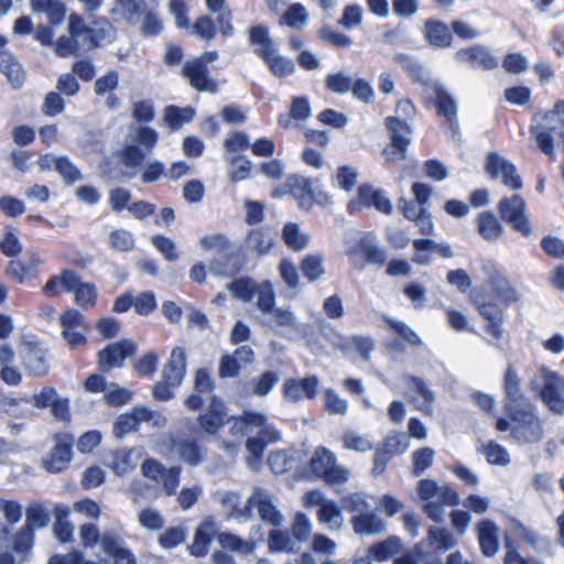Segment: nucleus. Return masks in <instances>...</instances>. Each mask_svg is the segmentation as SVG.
<instances>
[{"label": "nucleus", "mask_w": 564, "mask_h": 564, "mask_svg": "<svg viewBox=\"0 0 564 564\" xmlns=\"http://www.w3.org/2000/svg\"><path fill=\"white\" fill-rule=\"evenodd\" d=\"M481 453L485 455L486 460L490 465L505 467L508 466L511 462L508 449L495 441H490L485 444L481 448Z\"/></svg>", "instance_id": "obj_50"}, {"label": "nucleus", "mask_w": 564, "mask_h": 564, "mask_svg": "<svg viewBox=\"0 0 564 564\" xmlns=\"http://www.w3.org/2000/svg\"><path fill=\"white\" fill-rule=\"evenodd\" d=\"M402 544L399 538L390 536L384 541L373 544L369 553L378 562L387 561L391 556L399 553Z\"/></svg>", "instance_id": "obj_48"}, {"label": "nucleus", "mask_w": 564, "mask_h": 564, "mask_svg": "<svg viewBox=\"0 0 564 564\" xmlns=\"http://www.w3.org/2000/svg\"><path fill=\"white\" fill-rule=\"evenodd\" d=\"M248 506L251 512L252 508H257L260 519L274 527H279L283 521V516L274 503V497L267 489L254 487L252 495L248 498Z\"/></svg>", "instance_id": "obj_12"}, {"label": "nucleus", "mask_w": 564, "mask_h": 564, "mask_svg": "<svg viewBox=\"0 0 564 564\" xmlns=\"http://www.w3.org/2000/svg\"><path fill=\"white\" fill-rule=\"evenodd\" d=\"M33 12L45 13L53 24H61L65 17V7L56 0H30Z\"/></svg>", "instance_id": "obj_42"}, {"label": "nucleus", "mask_w": 564, "mask_h": 564, "mask_svg": "<svg viewBox=\"0 0 564 564\" xmlns=\"http://www.w3.org/2000/svg\"><path fill=\"white\" fill-rule=\"evenodd\" d=\"M200 246L205 250H215L219 253L218 259H214L210 262L209 270L216 275L225 276L229 275L230 271L226 270L220 265V260L225 258L223 252L228 246V240L221 235L207 236L200 239Z\"/></svg>", "instance_id": "obj_33"}, {"label": "nucleus", "mask_w": 564, "mask_h": 564, "mask_svg": "<svg viewBox=\"0 0 564 564\" xmlns=\"http://www.w3.org/2000/svg\"><path fill=\"white\" fill-rule=\"evenodd\" d=\"M144 457L140 447L119 449L105 455L104 464L117 476L122 477L133 471Z\"/></svg>", "instance_id": "obj_14"}, {"label": "nucleus", "mask_w": 564, "mask_h": 564, "mask_svg": "<svg viewBox=\"0 0 564 564\" xmlns=\"http://www.w3.org/2000/svg\"><path fill=\"white\" fill-rule=\"evenodd\" d=\"M217 533V524L213 517L200 522L196 529L193 543L188 546L191 554L200 557L206 555L212 539Z\"/></svg>", "instance_id": "obj_27"}, {"label": "nucleus", "mask_w": 564, "mask_h": 564, "mask_svg": "<svg viewBox=\"0 0 564 564\" xmlns=\"http://www.w3.org/2000/svg\"><path fill=\"white\" fill-rule=\"evenodd\" d=\"M20 358L30 375L43 377L48 372L46 350L39 344L29 341L22 345Z\"/></svg>", "instance_id": "obj_17"}, {"label": "nucleus", "mask_w": 564, "mask_h": 564, "mask_svg": "<svg viewBox=\"0 0 564 564\" xmlns=\"http://www.w3.org/2000/svg\"><path fill=\"white\" fill-rule=\"evenodd\" d=\"M186 371V356L182 347L173 348L163 371V380L171 387L181 384Z\"/></svg>", "instance_id": "obj_28"}, {"label": "nucleus", "mask_w": 564, "mask_h": 564, "mask_svg": "<svg viewBox=\"0 0 564 564\" xmlns=\"http://www.w3.org/2000/svg\"><path fill=\"white\" fill-rule=\"evenodd\" d=\"M26 519L23 525L34 531V529H43L48 525L51 521L50 512L44 505L37 501L29 503L26 511Z\"/></svg>", "instance_id": "obj_44"}, {"label": "nucleus", "mask_w": 564, "mask_h": 564, "mask_svg": "<svg viewBox=\"0 0 564 564\" xmlns=\"http://www.w3.org/2000/svg\"><path fill=\"white\" fill-rule=\"evenodd\" d=\"M435 458V451L431 447H422L412 453V473L414 476L424 474L432 465Z\"/></svg>", "instance_id": "obj_59"}, {"label": "nucleus", "mask_w": 564, "mask_h": 564, "mask_svg": "<svg viewBox=\"0 0 564 564\" xmlns=\"http://www.w3.org/2000/svg\"><path fill=\"white\" fill-rule=\"evenodd\" d=\"M182 74L194 89L212 94L217 91V82L208 76L207 66L197 58L186 62Z\"/></svg>", "instance_id": "obj_20"}, {"label": "nucleus", "mask_w": 564, "mask_h": 564, "mask_svg": "<svg viewBox=\"0 0 564 564\" xmlns=\"http://www.w3.org/2000/svg\"><path fill=\"white\" fill-rule=\"evenodd\" d=\"M113 13L121 14L127 21L134 23L145 14L144 0H116Z\"/></svg>", "instance_id": "obj_45"}, {"label": "nucleus", "mask_w": 564, "mask_h": 564, "mask_svg": "<svg viewBox=\"0 0 564 564\" xmlns=\"http://www.w3.org/2000/svg\"><path fill=\"white\" fill-rule=\"evenodd\" d=\"M218 543L230 551L239 552L242 554H251L254 551V544L242 540L236 534L223 532L217 535Z\"/></svg>", "instance_id": "obj_55"}, {"label": "nucleus", "mask_w": 564, "mask_h": 564, "mask_svg": "<svg viewBox=\"0 0 564 564\" xmlns=\"http://www.w3.org/2000/svg\"><path fill=\"white\" fill-rule=\"evenodd\" d=\"M365 11L359 4H349L344 8V12L341 18L338 20V23L347 29H356L360 26L364 22Z\"/></svg>", "instance_id": "obj_63"}, {"label": "nucleus", "mask_w": 564, "mask_h": 564, "mask_svg": "<svg viewBox=\"0 0 564 564\" xmlns=\"http://www.w3.org/2000/svg\"><path fill=\"white\" fill-rule=\"evenodd\" d=\"M532 387L550 411L560 415L564 414L563 376L545 366H540Z\"/></svg>", "instance_id": "obj_2"}, {"label": "nucleus", "mask_w": 564, "mask_h": 564, "mask_svg": "<svg viewBox=\"0 0 564 564\" xmlns=\"http://www.w3.org/2000/svg\"><path fill=\"white\" fill-rule=\"evenodd\" d=\"M311 470L328 484H341L349 476L347 469L336 465L335 455L324 447L315 451L311 459Z\"/></svg>", "instance_id": "obj_6"}, {"label": "nucleus", "mask_w": 564, "mask_h": 564, "mask_svg": "<svg viewBox=\"0 0 564 564\" xmlns=\"http://www.w3.org/2000/svg\"><path fill=\"white\" fill-rule=\"evenodd\" d=\"M477 227L479 235L489 242L497 241L503 230L497 217L490 212H484L478 215Z\"/></svg>", "instance_id": "obj_39"}, {"label": "nucleus", "mask_w": 564, "mask_h": 564, "mask_svg": "<svg viewBox=\"0 0 564 564\" xmlns=\"http://www.w3.org/2000/svg\"><path fill=\"white\" fill-rule=\"evenodd\" d=\"M59 321L62 335L70 347L76 348L86 344L88 326L82 313L68 310Z\"/></svg>", "instance_id": "obj_13"}, {"label": "nucleus", "mask_w": 564, "mask_h": 564, "mask_svg": "<svg viewBox=\"0 0 564 564\" xmlns=\"http://www.w3.org/2000/svg\"><path fill=\"white\" fill-rule=\"evenodd\" d=\"M269 314L271 315V321L274 323V325L281 328L283 332L300 330V323L297 322L292 311L275 307Z\"/></svg>", "instance_id": "obj_56"}, {"label": "nucleus", "mask_w": 564, "mask_h": 564, "mask_svg": "<svg viewBox=\"0 0 564 564\" xmlns=\"http://www.w3.org/2000/svg\"><path fill=\"white\" fill-rule=\"evenodd\" d=\"M455 58L459 63L467 64L470 68H481L484 70L495 69L499 64L490 51L482 45L458 50Z\"/></svg>", "instance_id": "obj_19"}, {"label": "nucleus", "mask_w": 564, "mask_h": 564, "mask_svg": "<svg viewBox=\"0 0 564 564\" xmlns=\"http://www.w3.org/2000/svg\"><path fill=\"white\" fill-rule=\"evenodd\" d=\"M318 521L329 530L338 531L344 524V516L341 509L333 500L324 503L317 513Z\"/></svg>", "instance_id": "obj_43"}, {"label": "nucleus", "mask_w": 564, "mask_h": 564, "mask_svg": "<svg viewBox=\"0 0 564 564\" xmlns=\"http://www.w3.org/2000/svg\"><path fill=\"white\" fill-rule=\"evenodd\" d=\"M282 236L286 246L295 251L302 250L308 245L307 235L304 234L296 224H286L283 228Z\"/></svg>", "instance_id": "obj_54"}, {"label": "nucleus", "mask_w": 564, "mask_h": 564, "mask_svg": "<svg viewBox=\"0 0 564 564\" xmlns=\"http://www.w3.org/2000/svg\"><path fill=\"white\" fill-rule=\"evenodd\" d=\"M253 297L257 299V307L262 313H270L274 310L275 294L273 290V285L269 281H264L260 284H257V288L253 293Z\"/></svg>", "instance_id": "obj_51"}, {"label": "nucleus", "mask_w": 564, "mask_h": 564, "mask_svg": "<svg viewBox=\"0 0 564 564\" xmlns=\"http://www.w3.org/2000/svg\"><path fill=\"white\" fill-rule=\"evenodd\" d=\"M68 31L70 37L79 42L84 50H90L95 46L110 42L113 37V29L111 24H107L102 30V35H95V30L87 28L83 18L72 14L69 17Z\"/></svg>", "instance_id": "obj_9"}, {"label": "nucleus", "mask_w": 564, "mask_h": 564, "mask_svg": "<svg viewBox=\"0 0 564 564\" xmlns=\"http://www.w3.org/2000/svg\"><path fill=\"white\" fill-rule=\"evenodd\" d=\"M137 346L130 340H120L108 345L99 352V366L104 371L121 367L124 359L134 355Z\"/></svg>", "instance_id": "obj_18"}, {"label": "nucleus", "mask_w": 564, "mask_h": 564, "mask_svg": "<svg viewBox=\"0 0 564 564\" xmlns=\"http://www.w3.org/2000/svg\"><path fill=\"white\" fill-rule=\"evenodd\" d=\"M100 547L104 553L115 560L116 564H137L133 553L126 547L123 538L115 530L101 533Z\"/></svg>", "instance_id": "obj_16"}, {"label": "nucleus", "mask_w": 564, "mask_h": 564, "mask_svg": "<svg viewBox=\"0 0 564 564\" xmlns=\"http://www.w3.org/2000/svg\"><path fill=\"white\" fill-rule=\"evenodd\" d=\"M193 117L194 109L191 107L178 108L169 106L164 112V120L173 130H178L184 123L189 122Z\"/></svg>", "instance_id": "obj_53"}, {"label": "nucleus", "mask_w": 564, "mask_h": 564, "mask_svg": "<svg viewBox=\"0 0 564 564\" xmlns=\"http://www.w3.org/2000/svg\"><path fill=\"white\" fill-rule=\"evenodd\" d=\"M482 284L471 291V303L488 322L487 332L497 340L502 338L503 312L494 301V294L505 305L519 301V293L509 280L492 264H481Z\"/></svg>", "instance_id": "obj_1"}, {"label": "nucleus", "mask_w": 564, "mask_h": 564, "mask_svg": "<svg viewBox=\"0 0 564 564\" xmlns=\"http://www.w3.org/2000/svg\"><path fill=\"white\" fill-rule=\"evenodd\" d=\"M410 447V440L405 433L391 432L382 442L381 448L391 456L404 454Z\"/></svg>", "instance_id": "obj_52"}, {"label": "nucleus", "mask_w": 564, "mask_h": 564, "mask_svg": "<svg viewBox=\"0 0 564 564\" xmlns=\"http://www.w3.org/2000/svg\"><path fill=\"white\" fill-rule=\"evenodd\" d=\"M245 246L259 256L265 254L273 246V234L262 228L253 229L248 234Z\"/></svg>", "instance_id": "obj_38"}, {"label": "nucleus", "mask_w": 564, "mask_h": 564, "mask_svg": "<svg viewBox=\"0 0 564 564\" xmlns=\"http://www.w3.org/2000/svg\"><path fill=\"white\" fill-rule=\"evenodd\" d=\"M508 415L512 421L511 438L520 444H535L543 438V425L535 412L534 404L522 408Z\"/></svg>", "instance_id": "obj_3"}, {"label": "nucleus", "mask_w": 564, "mask_h": 564, "mask_svg": "<svg viewBox=\"0 0 564 564\" xmlns=\"http://www.w3.org/2000/svg\"><path fill=\"white\" fill-rule=\"evenodd\" d=\"M280 377L274 371H264L259 377L249 381L245 389L248 393L264 397L268 395L279 383Z\"/></svg>", "instance_id": "obj_40"}, {"label": "nucleus", "mask_w": 564, "mask_h": 564, "mask_svg": "<svg viewBox=\"0 0 564 564\" xmlns=\"http://www.w3.org/2000/svg\"><path fill=\"white\" fill-rule=\"evenodd\" d=\"M486 172L495 180L500 178L510 189H520L522 180L517 167L498 153H489L486 160Z\"/></svg>", "instance_id": "obj_10"}, {"label": "nucleus", "mask_w": 564, "mask_h": 564, "mask_svg": "<svg viewBox=\"0 0 564 564\" xmlns=\"http://www.w3.org/2000/svg\"><path fill=\"white\" fill-rule=\"evenodd\" d=\"M343 445L346 449L358 453H366L373 448L372 441L367 435H361L356 431H347L343 435Z\"/></svg>", "instance_id": "obj_58"}, {"label": "nucleus", "mask_w": 564, "mask_h": 564, "mask_svg": "<svg viewBox=\"0 0 564 564\" xmlns=\"http://www.w3.org/2000/svg\"><path fill=\"white\" fill-rule=\"evenodd\" d=\"M505 410L507 413L528 408L533 403L527 398L520 387V379L516 369L509 366L503 378Z\"/></svg>", "instance_id": "obj_15"}, {"label": "nucleus", "mask_w": 564, "mask_h": 564, "mask_svg": "<svg viewBox=\"0 0 564 564\" xmlns=\"http://www.w3.org/2000/svg\"><path fill=\"white\" fill-rule=\"evenodd\" d=\"M214 498L229 511L230 518L250 519L252 517L248 501L240 507L241 496L237 491L219 490L215 492Z\"/></svg>", "instance_id": "obj_29"}, {"label": "nucleus", "mask_w": 564, "mask_h": 564, "mask_svg": "<svg viewBox=\"0 0 564 564\" xmlns=\"http://www.w3.org/2000/svg\"><path fill=\"white\" fill-rule=\"evenodd\" d=\"M301 269L304 276L314 282L325 273L324 258L321 254H308L303 258Z\"/></svg>", "instance_id": "obj_57"}, {"label": "nucleus", "mask_w": 564, "mask_h": 564, "mask_svg": "<svg viewBox=\"0 0 564 564\" xmlns=\"http://www.w3.org/2000/svg\"><path fill=\"white\" fill-rule=\"evenodd\" d=\"M55 171L61 175L66 185H73L83 180L80 171L70 159L65 155L59 156V162Z\"/></svg>", "instance_id": "obj_61"}, {"label": "nucleus", "mask_w": 564, "mask_h": 564, "mask_svg": "<svg viewBox=\"0 0 564 564\" xmlns=\"http://www.w3.org/2000/svg\"><path fill=\"white\" fill-rule=\"evenodd\" d=\"M358 198L367 207L372 206L386 215H390L392 213L391 200L382 189H375L370 185H361L358 188Z\"/></svg>", "instance_id": "obj_30"}, {"label": "nucleus", "mask_w": 564, "mask_h": 564, "mask_svg": "<svg viewBox=\"0 0 564 564\" xmlns=\"http://www.w3.org/2000/svg\"><path fill=\"white\" fill-rule=\"evenodd\" d=\"M359 245L368 262L375 264H383L386 262L387 253L383 248L377 245L375 235H365L360 239Z\"/></svg>", "instance_id": "obj_47"}, {"label": "nucleus", "mask_w": 564, "mask_h": 564, "mask_svg": "<svg viewBox=\"0 0 564 564\" xmlns=\"http://www.w3.org/2000/svg\"><path fill=\"white\" fill-rule=\"evenodd\" d=\"M281 440V434L268 422L258 431L257 436L246 441V449L249 453L247 464L250 468L257 469L262 460L263 449L272 443Z\"/></svg>", "instance_id": "obj_11"}, {"label": "nucleus", "mask_w": 564, "mask_h": 564, "mask_svg": "<svg viewBox=\"0 0 564 564\" xmlns=\"http://www.w3.org/2000/svg\"><path fill=\"white\" fill-rule=\"evenodd\" d=\"M147 154L148 153L134 142L127 144L122 151V162L124 166L131 171L122 172V178H133L135 176L134 170L142 165Z\"/></svg>", "instance_id": "obj_41"}, {"label": "nucleus", "mask_w": 564, "mask_h": 564, "mask_svg": "<svg viewBox=\"0 0 564 564\" xmlns=\"http://www.w3.org/2000/svg\"><path fill=\"white\" fill-rule=\"evenodd\" d=\"M76 303L82 306H94L97 297L96 288L91 283L83 282L78 275V283L73 289Z\"/></svg>", "instance_id": "obj_62"}, {"label": "nucleus", "mask_w": 564, "mask_h": 564, "mask_svg": "<svg viewBox=\"0 0 564 564\" xmlns=\"http://www.w3.org/2000/svg\"><path fill=\"white\" fill-rule=\"evenodd\" d=\"M308 20V12L301 3L292 4L283 14L284 23L296 30L303 29Z\"/></svg>", "instance_id": "obj_60"}, {"label": "nucleus", "mask_w": 564, "mask_h": 564, "mask_svg": "<svg viewBox=\"0 0 564 564\" xmlns=\"http://www.w3.org/2000/svg\"><path fill=\"white\" fill-rule=\"evenodd\" d=\"M249 39L252 44L257 45L254 53L259 57L267 56L269 52L275 48L272 40L269 36V31L267 28L260 25L251 28Z\"/></svg>", "instance_id": "obj_49"}, {"label": "nucleus", "mask_w": 564, "mask_h": 564, "mask_svg": "<svg viewBox=\"0 0 564 564\" xmlns=\"http://www.w3.org/2000/svg\"><path fill=\"white\" fill-rule=\"evenodd\" d=\"M268 422V415L261 411L247 410L232 419L230 432L234 436H246L257 432Z\"/></svg>", "instance_id": "obj_24"}, {"label": "nucleus", "mask_w": 564, "mask_h": 564, "mask_svg": "<svg viewBox=\"0 0 564 564\" xmlns=\"http://www.w3.org/2000/svg\"><path fill=\"white\" fill-rule=\"evenodd\" d=\"M402 382L408 389L409 401L415 409L425 416H433L436 395L430 386L421 378L411 375H403Z\"/></svg>", "instance_id": "obj_8"}, {"label": "nucleus", "mask_w": 564, "mask_h": 564, "mask_svg": "<svg viewBox=\"0 0 564 564\" xmlns=\"http://www.w3.org/2000/svg\"><path fill=\"white\" fill-rule=\"evenodd\" d=\"M351 523L355 533L359 535H377L386 530V522L372 510L362 514H356Z\"/></svg>", "instance_id": "obj_31"}, {"label": "nucleus", "mask_w": 564, "mask_h": 564, "mask_svg": "<svg viewBox=\"0 0 564 564\" xmlns=\"http://www.w3.org/2000/svg\"><path fill=\"white\" fill-rule=\"evenodd\" d=\"M72 446L73 438L68 436L58 438L48 457L44 460V467L51 473L64 470L72 459Z\"/></svg>", "instance_id": "obj_25"}, {"label": "nucleus", "mask_w": 564, "mask_h": 564, "mask_svg": "<svg viewBox=\"0 0 564 564\" xmlns=\"http://www.w3.org/2000/svg\"><path fill=\"white\" fill-rule=\"evenodd\" d=\"M426 541L436 553L453 550L458 545V539L447 529L440 527L430 528Z\"/></svg>", "instance_id": "obj_36"}, {"label": "nucleus", "mask_w": 564, "mask_h": 564, "mask_svg": "<svg viewBox=\"0 0 564 564\" xmlns=\"http://www.w3.org/2000/svg\"><path fill=\"white\" fill-rule=\"evenodd\" d=\"M78 283V274L73 270H64L61 274L52 276L43 286L44 295L58 296L63 292H72Z\"/></svg>", "instance_id": "obj_32"}, {"label": "nucleus", "mask_w": 564, "mask_h": 564, "mask_svg": "<svg viewBox=\"0 0 564 564\" xmlns=\"http://www.w3.org/2000/svg\"><path fill=\"white\" fill-rule=\"evenodd\" d=\"M481 553L494 556L499 551V527L491 520H481L476 525Z\"/></svg>", "instance_id": "obj_26"}, {"label": "nucleus", "mask_w": 564, "mask_h": 564, "mask_svg": "<svg viewBox=\"0 0 564 564\" xmlns=\"http://www.w3.org/2000/svg\"><path fill=\"white\" fill-rule=\"evenodd\" d=\"M319 391V381L316 377H306L301 380L286 379L283 384L285 399L297 402L304 398L314 399Z\"/></svg>", "instance_id": "obj_21"}, {"label": "nucleus", "mask_w": 564, "mask_h": 564, "mask_svg": "<svg viewBox=\"0 0 564 564\" xmlns=\"http://www.w3.org/2000/svg\"><path fill=\"white\" fill-rule=\"evenodd\" d=\"M160 447L162 455L193 466L200 464L207 454L206 449L197 442L182 435H170L161 443Z\"/></svg>", "instance_id": "obj_4"}, {"label": "nucleus", "mask_w": 564, "mask_h": 564, "mask_svg": "<svg viewBox=\"0 0 564 564\" xmlns=\"http://www.w3.org/2000/svg\"><path fill=\"white\" fill-rule=\"evenodd\" d=\"M292 193L299 200L302 208L308 209L313 206L315 200V183L313 180L304 176H293L290 178Z\"/></svg>", "instance_id": "obj_34"}, {"label": "nucleus", "mask_w": 564, "mask_h": 564, "mask_svg": "<svg viewBox=\"0 0 564 564\" xmlns=\"http://www.w3.org/2000/svg\"><path fill=\"white\" fill-rule=\"evenodd\" d=\"M227 421V411L223 400L210 395L207 411L198 417L200 427L210 434L216 433Z\"/></svg>", "instance_id": "obj_22"}, {"label": "nucleus", "mask_w": 564, "mask_h": 564, "mask_svg": "<svg viewBox=\"0 0 564 564\" xmlns=\"http://www.w3.org/2000/svg\"><path fill=\"white\" fill-rule=\"evenodd\" d=\"M273 75L278 77L289 76L294 73L295 64L292 59L286 58L276 53V50L273 48L267 56H261Z\"/></svg>", "instance_id": "obj_46"}, {"label": "nucleus", "mask_w": 564, "mask_h": 564, "mask_svg": "<svg viewBox=\"0 0 564 564\" xmlns=\"http://www.w3.org/2000/svg\"><path fill=\"white\" fill-rule=\"evenodd\" d=\"M387 128L391 133V143L382 152L387 163H397L406 159L411 144L412 128L399 118H387Z\"/></svg>", "instance_id": "obj_5"}, {"label": "nucleus", "mask_w": 564, "mask_h": 564, "mask_svg": "<svg viewBox=\"0 0 564 564\" xmlns=\"http://www.w3.org/2000/svg\"><path fill=\"white\" fill-rule=\"evenodd\" d=\"M257 284L249 279H239L228 284V290L232 296L242 301L249 302L253 299V293Z\"/></svg>", "instance_id": "obj_64"}, {"label": "nucleus", "mask_w": 564, "mask_h": 564, "mask_svg": "<svg viewBox=\"0 0 564 564\" xmlns=\"http://www.w3.org/2000/svg\"><path fill=\"white\" fill-rule=\"evenodd\" d=\"M0 70L7 76L13 88H20L25 80V73L9 51H0Z\"/></svg>", "instance_id": "obj_35"}, {"label": "nucleus", "mask_w": 564, "mask_h": 564, "mask_svg": "<svg viewBox=\"0 0 564 564\" xmlns=\"http://www.w3.org/2000/svg\"><path fill=\"white\" fill-rule=\"evenodd\" d=\"M499 213L501 218L509 223L512 228L529 237L532 234V227L525 215V202L520 195H513L510 198H503L499 203Z\"/></svg>", "instance_id": "obj_7"}, {"label": "nucleus", "mask_w": 564, "mask_h": 564, "mask_svg": "<svg viewBox=\"0 0 564 564\" xmlns=\"http://www.w3.org/2000/svg\"><path fill=\"white\" fill-rule=\"evenodd\" d=\"M424 33L427 42L434 47H448L452 43V33L448 26L441 21H426Z\"/></svg>", "instance_id": "obj_37"}, {"label": "nucleus", "mask_w": 564, "mask_h": 564, "mask_svg": "<svg viewBox=\"0 0 564 564\" xmlns=\"http://www.w3.org/2000/svg\"><path fill=\"white\" fill-rule=\"evenodd\" d=\"M417 494L424 502L435 498L442 499L449 506H456L459 502V495L448 486H438L432 479H422L417 485Z\"/></svg>", "instance_id": "obj_23"}]
</instances>
